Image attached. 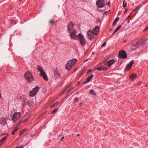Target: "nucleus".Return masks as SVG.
Returning a JSON list of instances; mask_svg holds the SVG:
<instances>
[{
	"label": "nucleus",
	"instance_id": "obj_1",
	"mask_svg": "<svg viewBox=\"0 0 148 148\" xmlns=\"http://www.w3.org/2000/svg\"><path fill=\"white\" fill-rule=\"evenodd\" d=\"M73 27V23L72 22H71L67 26V29L70 33V35L71 38L75 39L77 38L76 32Z\"/></svg>",
	"mask_w": 148,
	"mask_h": 148
},
{
	"label": "nucleus",
	"instance_id": "obj_2",
	"mask_svg": "<svg viewBox=\"0 0 148 148\" xmlns=\"http://www.w3.org/2000/svg\"><path fill=\"white\" fill-rule=\"evenodd\" d=\"M99 28V27L98 26H96L92 30L91 29H89L87 33L88 39L91 40L94 37V35H97Z\"/></svg>",
	"mask_w": 148,
	"mask_h": 148
},
{
	"label": "nucleus",
	"instance_id": "obj_3",
	"mask_svg": "<svg viewBox=\"0 0 148 148\" xmlns=\"http://www.w3.org/2000/svg\"><path fill=\"white\" fill-rule=\"evenodd\" d=\"M147 40L148 38H143L141 39L136 43H134V45H133V46H134V47H135L136 48H137L141 46L144 45L145 44L146 41Z\"/></svg>",
	"mask_w": 148,
	"mask_h": 148
},
{
	"label": "nucleus",
	"instance_id": "obj_4",
	"mask_svg": "<svg viewBox=\"0 0 148 148\" xmlns=\"http://www.w3.org/2000/svg\"><path fill=\"white\" fill-rule=\"evenodd\" d=\"M11 113L10 114V116L8 115V117L10 119H12V120L14 122H16L18 119L21 115V114L20 112H15L14 114H13L12 112H11Z\"/></svg>",
	"mask_w": 148,
	"mask_h": 148
},
{
	"label": "nucleus",
	"instance_id": "obj_5",
	"mask_svg": "<svg viewBox=\"0 0 148 148\" xmlns=\"http://www.w3.org/2000/svg\"><path fill=\"white\" fill-rule=\"evenodd\" d=\"M77 61V59L75 58L69 60L66 64V69L69 70H70L71 68L74 66Z\"/></svg>",
	"mask_w": 148,
	"mask_h": 148
},
{
	"label": "nucleus",
	"instance_id": "obj_6",
	"mask_svg": "<svg viewBox=\"0 0 148 148\" xmlns=\"http://www.w3.org/2000/svg\"><path fill=\"white\" fill-rule=\"evenodd\" d=\"M24 77L29 82H31L33 81V76L31 73L29 72H26L24 75Z\"/></svg>",
	"mask_w": 148,
	"mask_h": 148
},
{
	"label": "nucleus",
	"instance_id": "obj_7",
	"mask_svg": "<svg viewBox=\"0 0 148 148\" xmlns=\"http://www.w3.org/2000/svg\"><path fill=\"white\" fill-rule=\"evenodd\" d=\"M96 4L98 8H102L105 5V2L104 0H98L96 1Z\"/></svg>",
	"mask_w": 148,
	"mask_h": 148
},
{
	"label": "nucleus",
	"instance_id": "obj_8",
	"mask_svg": "<svg viewBox=\"0 0 148 148\" xmlns=\"http://www.w3.org/2000/svg\"><path fill=\"white\" fill-rule=\"evenodd\" d=\"M40 88V87H38V86H36L30 92V96L32 97H34L36 94L37 92L38 91Z\"/></svg>",
	"mask_w": 148,
	"mask_h": 148
},
{
	"label": "nucleus",
	"instance_id": "obj_9",
	"mask_svg": "<svg viewBox=\"0 0 148 148\" xmlns=\"http://www.w3.org/2000/svg\"><path fill=\"white\" fill-rule=\"evenodd\" d=\"M118 55L120 58L123 59H125L127 57V56L126 52L123 50H121L120 51Z\"/></svg>",
	"mask_w": 148,
	"mask_h": 148
},
{
	"label": "nucleus",
	"instance_id": "obj_10",
	"mask_svg": "<svg viewBox=\"0 0 148 148\" xmlns=\"http://www.w3.org/2000/svg\"><path fill=\"white\" fill-rule=\"evenodd\" d=\"M115 62V60L113 59L104 62V64L105 66H107L110 67Z\"/></svg>",
	"mask_w": 148,
	"mask_h": 148
},
{
	"label": "nucleus",
	"instance_id": "obj_11",
	"mask_svg": "<svg viewBox=\"0 0 148 148\" xmlns=\"http://www.w3.org/2000/svg\"><path fill=\"white\" fill-rule=\"evenodd\" d=\"M134 61H132L128 64L125 67V71H127L132 68V65L133 64Z\"/></svg>",
	"mask_w": 148,
	"mask_h": 148
},
{
	"label": "nucleus",
	"instance_id": "obj_12",
	"mask_svg": "<svg viewBox=\"0 0 148 148\" xmlns=\"http://www.w3.org/2000/svg\"><path fill=\"white\" fill-rule=\"evenodd\" d=\"M41 75L42 77L45 80L48 81V78L46 74V73L44 70H43L41 72H40Z\"/></svg>",
	"mask_w": 148,
	"mask_h": 148
},
{
	"label": "nucleus",
	"instance_id": "obj_13",
	"mask_svg": "<svg viewBox=\"0 0 148 148\" xmlns=\"http://www.w3.org/2000/svg\"><path fill=\"white\" fill-rule=\"evenodd\" d=\"M54 78L56 79H59L60 78V76L57 71L55 70L54 71Z\"/></svg>",
	"mask_w": 148,
	"mask_h": 148
},
{
	"label": "nucleus",
	"instance_id": "obj_14",
	"mask_svg": "<svg viewBox=\"0 0 148 148\" xmlns=\"http://www.w3.org/2000/svg\"><path fill=\"white\" fill-rule=\"evenodd\" d=\"M78 37L79 39V40L82 45H83V36L82 34H79Z\"/></svg>",
	"mask_w": 148,
	"mask_h": 148
},
{
	"label": "nucleus",
	"instance_id": "obj_15",
	"mask_svg": "<svg viewBox=\"0 0 148 148\" xmlns=\"http://www.w3.org/2000/svg\"><path fill=\"white\" fill-rule=\"evenodd\" d=\"M107 69L106 67L103 66H101L97 68V70L100 71H105L107 70Z\"/></svg>",
	"mask_w": 148,
	"mask_h": 148
},
{
	"label": "nucleus",
	"instance_id": "obj_16",
	"mask_svg": "<svg viewBox=\"0 0 148 148\" xmlns=\"http://www.w3.org/2000/svg\"><path fill=\"white\" fill-rule=\"evenodd\" d=\"M142 5L141 4L139 5L136 9L133 10L132 12H135V13L136 14L139 10L140 9V8L142 7Z\"/></svg>",
	"mask_w": 148,
	"mask_h": 148
},
{
	"label": "nucleus",
	"instance_id": "obj_17",
	"mask_svg": "<svg viewBox=\"0 0 148 148\" xmlns=\"http://www.w3.org/2000/svg\"><path fill=\"white\" fill-rule=\"evenodd\" d=\"M136 77V75L134 73L131 74L129 76V78L133 81Z\"/></svg>",
	"mask_w": 148,
	"mask_h": 148
},
{
	"label": "nucleus",
	"instance_id": "obj_18",
	"mask_svg": "<svg viewBox=\"0 0 148 148\" xmlns=\"http://www.w3.org/2000/svg\"><path fill=\"white\" fill-rule=\"evenodd\" d=\"M4 135H6L5 136H4L1 140V142H3L4 141H5L7 138L8 136V134H4Z\"/></svg>",
	"mask_w": 148,
	"mask_h": 148
},
{
	"label": "nucleus",
	"instance_id": "obj_19",
	"mask_svg": "<svg viewBox=\"0 0 148 148\" xmlns=\"http://www.w3.org/2000/svg\"><path fill=\"white\" fill-rule=\"evenodd\" d=\"M37 69L40 72H41V71L43 70L42 67L39 65H37Z\"/></svg>",
	"mask_w": 148,
	"mask_h": 148
},
{
	"label": "nucleus",
	"instance_id": "obj_20",
	"mask_svg": "<svg viewBox=\"0 0 148 148\" xmlns=\"http://www.w3.org/2000/svg\"><path fill=\"white\" fill-rule=\"evenodd\" d=\"M121 25H119L116 29V30L114 31L112 33V34H114V33L117 32L121 28Z\"/></svg>",
	"mask_w": 148,
	"mask_h": 148
},
{
	"label": "nucleus",
	"instance_id": "obj_21",
	"mask_svg": "<svg viewBox=\"0 0 148 148\" xmlns=\"http://www.w3.org/2000/svg\"><path fill=\"white\" fill-rule=\"evenodd\" d=\"M59 109L58 108H57L56 109L53 110L51 112V114H55L57 111Z\"/></svg>",
	"mask_w": 148,
	"mask_h": 148
},
{
	"label": "nucleus",
	"instance_id": "obj_22",
	"mask_svg": "<svg viewBox=\"0 0 148 148\" xmlns=\"http://www.w3.org/2000/svg\"><path fill=\"white\" fill-rule=\"evenodd\" d=\"M90 94H92L93 95H96V93H95L94 92V90L92 89H91L90 90Z\"/></svg>",
	"mask_w": 148,
	"mask_h": 148
},
{
	"label": "nucleus",
	"instance_id": "obj_23",
	"mask_svg": "<svg viewBox=\"0 0 148 148\" xmlns=\"http://www.w3.org/2000/svg\"><path fill=\"white\" fill-rule=\"evenodd\" d=\"M91 79H90L89 77H88L87 78V80L86 82H84V84L89 82L90 80H91Z\"/></svg>",
	"mask_w": 148,
	"mask_h": 148
},
{
	"label": "nucleus",
	"instance_id": "obj_24",
	"mask_svg": "<svg viewBox=\"0 0 148 148\" xmlns=\"http://www.w3.org/2000/svg\"><path fill=\"white\" fill-rule=\"evenodd\" d=\"M134 43H133L132 45L131 46V49L132 50H133L136 49L137 48H136L135 47V48H134L133 47H134L133 46V45H134Z\"/></svg>",
	"mask_w": 148,
	"mask_h": 148
},
{
	"label": "nucleus",
	"instance_id": "obj_25",
	"mask_svg": "<svg viewBox=\"0 0 148 148\" xmlns=\"http://www.w3.org/2000/svg\"><path fill=\"white\" fill-rule=\"evenodd\" d=\"M79 99L78 98H75L74 99V100L73 101V103H75L76 102H77L78 101H79Z\"/></svg>",
	"mask_w": 148,
	"mask_h": 148
},
{
	"label": "nucleus",
	"instance_id": "obj_26",
	"mask_svg": "<svg viewBox=\"0 0 148 148\" xmlns=\"http://www.w3.org/2000/svg\"><path fill=\"white\" fill-rule=\"evenodd\" d=\"M6 123V121L4 119L3 120H2V121L1 123V124H2L3 125H5V123Z\"/></svg>",
	"mask_w": 148,
	"mask_h": 148
},
{
	"label": "nucleus",
	"instance_id": "obj_27",
	"mask_svg": "<svg viewBox=\"0 0 148 148\" xmlns=\"http://www.w3.org/2000/svg\"><path fill=\"white\" fill-rule=\"evenodd\" d=\"M125 0H124V1L123 2V7L125 8V7H126V6H127V3H125Z\"/></svg>",
	"mask_w": 148,
	"mask_h": 148
},
{
	"label": "nucleus",
	"instance_id": "obj_28",
	"mask_svg": "<svg viewBox=\"0 0 148 148\" xmlns=\"http://www.w3.org/2000/svg\"><path fill=\"white\" fill-rule=\"evenodd\" d=\"M56 21H54L53 20H51L49 21V23L51 24H53L55 23H56Z\"/></svg>",
	"mask_w": 148,
	"mask_h": 148
},
{
	"label": "nucleus",
	"instance_id": "obj_29",
	"mask_svg": "<svg viewBox=\"0 0 148 148\" xmlns=\"http://www.w3.org/2000/svg\"><path fill=\"white\" fill-rule=\"evenodd\" d=\"M119 19V18L118 16H117L114 19V21L117 22Z\"/></svg>",
	"mask_w": 148,
	"mask_h": 148
},
{
	"label": "nucleus",
	"instance_id": "obj_30",
	"mask_svg": "<svg viewBox=\"0 0 148 148\" xmlns=\"http://www.w3.org/2000/svg\"><path fill=\"white\" fill-rule=\"evenodd\" d=\"M18 130V128L16 127H15L14 128L13 130V131L15 132L17 131V130Z\"/></svg>",
	"mask_w": 148,
	"mask_h": 148
},
{
	"label": "nucleus",
	"instance_id": "obj_31",
	"mask_svg": "<svg viewBox=\"0 0 148 148\" xmlns=\"http://www.w3.org/2000/svg\"><path fill=\"white\" fill-rule=\"evenodd\" d=\"M106 42H104L103 43V44L101 46V47H105L106 45Z\"/></svg>",
	"mask_w": 148,
	"mask_h": 148
},
{
	"label": "nucleus",
	"instance_id": "obj_32",
	"mask_svg": "<svg viewBox=\"0 0 148 148\" xmlns=\"http://www.w3.org/2000/svg\"><path fill=\"white\" fill-rule=\"evenodd\" d=\"M92 69H89L88 71L87 74H89L92 71Z\"/></svg>",
	"mask_w": 148,
	"mask_h": 148
},
{
	"label": "nucleus",
	"instance_id": "obj_33",
	"mask_svg": "<svg viewBox=\"0 0 148 148\" xmlns=\"http://www.w3.org/2000/svg\"><path fill=\"white\" fill-rule=\"evenodd\" d=\"M26 145L25 144V145H20V146H18L20 147V148H23L24 147H25Z\"/></svg>",
	"mask_w": 148,
	"mask_h": 148
},
{
	"label": "nucleus",
	"instance_id": "obj_34",
	"mask_svg": "<svg viewBox=\"0 0 148 148\" xmlns=\"http://www.w3.org/2000/svg\"><path fill=\"white\" fill-rule=\"evenodd\" d=\"M116 22H115L114 21L113 23L112 26L113 27L114 26L116 25Z\"/></svg>",
	"mask_w": 148,
	"mask_h": 148
},
{
	"label": "nucleus",
	"instance_id": "obj_35",
	"mask_svg": "<svg viewBox=\"0 0 148 148\" xmlns=\"http://www.w3.org/2000/svg\"><path fill=\"white\" fill-rule=\"evenodd\" d=\"M123 62V61H122V60L121 59L119 60H118V62L120 64H121Z\"/></svg>",
	"mask_w": 148,
	"mask_h": 148
},
{
	"label": "nucleus",
	"instance_id": "obj_36",
	"mask_svg": "<svg viewBox=\"0 0 148 148\" xmlns=\"http://www.w3.org/2000/svg\"><path fill=\"white\" fill-rule=\"evenodd\" d=\"M148 30V26H147L146 27V28L143 30V32H145L146 31Z\"/></svg>",
	"mask_w": 148,
	"mask_h": 148
},
{
	"label": "nucleus",
	"instance_id": "obj_37",
	"mask_svg": "<svg viewBox=\"0 0 148 148\" xmlns=\"http://www.w3.org/2000/svg\"><path fill=\"white\" fill-rule=\"evenodd\" d=\"M94 75L92 74L91 76L88 77L91 79L94 76Z\"/></svg>",
	"mask_w": 148,
	"mask_h": 148
},
{
	"label": "nucleus",
	"instance_id": "obj_38",
	"mask_svg": "<svg viewBox=\"0 0 148 148\" xmlns=\"http://www.w3.org/2000/svg\"><path fill=\"white\" fill-rule=\"evenodd\" d=\"M22 122H23V123H25V122L27 121V119H26L25 120H22Z\"/></svg>",
	"mask_w": 148,
	"mask_h": 148
},
{
	"label": "nucleus",
	"instance_id": "obj_39",
	"mask_svg": "<svg viewBox=\"0 0 148 148\" xmlns=\"http://www.w3.org/2000/svg\"><path fill=\"white\" fill-rule=\"evenodd\" d=\"M55 105H56V104H55V103H54L52 105H51L50 106V107L51 108H52L54 107Z\"/></svg>",
	"mask_w": 148,
	"mask_h": 148
},
{
	"label": "nucleus",
	"instance_id": "obj_40",
	"mask_svg": "<svg viewBox=\"0 0 148 148\" xmlns=\"http://www.w3.org/2000/svg\"><path fill=\"white\" fill-rule=\"evenodd\" d=\"M23 133V132L22 131L20 132L19 133V135L21 136Z\"/></svg>",
	"mask_w": 148,
	"mask_h": 148
},
{
	"label": "nucleus",
	"instance_id": "obj_41",
	"mask_svg": "<svg viewBox=\"0 0 148 148\" xmlns=\"http://www.w3.org/2000/svg\"><path fill=\"white\" fill-rule=\"evenodd\" d=\"M27 130V129L25 128L22 131L23 132V133L25 132Z\"/></svg>",
	"mask_w": 148,
	"mask_h": 148
},
{
	"label": "nucleus",
	"instance_id": "obj_42",
	"mask_svg": "<svg viewBox=\"0 0 148 148\" xmlns=\"http://www.w3.org/2000/svg\"><path fill=\"white\" fill-rule=\"evenodd\" d=\"M127 11H128V10L127 9H126L124 12V13H125L127 12Z\"/></svg>",
	"mask_w": 148,
	"mask_h": 148
},
{
	"label": "nucleus",
	"instance_id": "obj_43",
	"mask_svg": "<svg viewBox=\"0 0 148 148\" xmlns=\"http://www.w3.org/2000/svg\"><path fill=\"white\" fill-rule=\"evenodd\" d=\"M84 45L86 44V40H85V39L84 38Z\"/></svg>",
	"mask_w": 148,
	"mask_h": 148
},
{
	"label": "nucleus",
	"instance_id": "obj_44",
	"mask_svg": "<svg viewBox=\"0 0 148 148\" xmlns=\"http://www.w3.org/2000/svg\"><path fill=\"white\" fill-rule=\"evenodd\" d=\"M22 121H21V122H19V123H18L17 124V125H20L21 124V123L22 122Z\"/></svg>",
	"mask_w": 148,
	"mask_h": 148
},
{
	"label": "nucleus",
	"instance_id": "obj_45",
	"mask_svg": "<svg viewBox=\"0 0 148 148\" xmlns=\"http://www.w3.org/2000/svg\"><path fill=\"white\" fill-rule=\"evenodd\" d=\"M64 137H62L61 139H60V140L61 141H62L63 139H64Z\"/></svg>",
	"mask_w": 148,
	"mask_h": 148
},
{
	"label": "nucleus",
	"instance_id": "obj_46",
	"mask_svg": "<svg viewBox=\"0 0 148 148\" xmlns=\"http://www.w3.org/2000/svg\"><path fill=\"white\" fill-rule=\"evenodd\" d=\"M15 132L14 131H13L12 132V135H13L14 134H15Z\"/></svg>",
	"mask_w": 148,
	"mask_h": 148
},
{
	"label": "nucleus",
	"instance_id": "obj_47",
	"mask_svg": "<svg viewBox=\"0 0 148 148\" xmlns=\"http://www.w3.org/2000/svg\"><path fill=\"white\" fill-rule=\"evenodd\" d=\"M107 4H108V6H110V2L107 3Z\"/></svg>",
	"mask_w": 148,
	"mask_h": 148
},
{
	"label": "nucleus",
	"instance_id": "obj_48",
	"mask_svg": "<svg viewBox=\"0 0 148 148\" xmlns=\"http://www.w3.org/2000/svg\"><path fill=\"white\" fill-rule=\"evenodd\" d=\"M59 103V102H58V101H57V102H56L55 103V104H56V105H57V104H58V103Z\"/></svg>",
	"mask_w": 148,
	"mask_h": 148
},
{
	"label": "nucleus",
	"instance_id": "obj_49",
	"mask_svg": "<svg viewBox=\"0 0 148 148\" xmlns=\"http://www.w3.org/2000/svg\"><path fill=\"white\" fill-rule=\"evenodd\" d=\"M130 21L129 19L127 20V23H130Z\"/></svg>",
	"mask_w": 148,
	"mask_h": 148
},
{
	"label": "nucleus",
	"instance_id": "obj_50",
	"mask_svg": "<svg viewBox=\"0 0 148 148\" xmlns=\"http://www.w3.org/2000/svg\"><path fill=\"white\" fill-rule=\"evenodd\" d=\"M72 90L71 88H70V89L68 90V92H69L70 91Z\"/></svg>",
	"mask_w": 148,
	"mask_h": 148
},
{
	"label": "nucleus",
	"instance_id": "obj_51",
	"mask_svg": "<svg viewBox=\"0 0 148 148\" xmlns=\"http://www.w3.org/2000/svg\"><path fill=\"white\" fill-rule=\"evenodd\" d=\"M82 102H81L79 104V106H82Z\"/></svg>",
	"mask_w": 148,
	"mask_h": 148
},
{
	"label": "nucleus",
	"instance_id": "obj_52",
	"mask_svg": "<svg viewBox=\"0 0 148 148\" xmlns=\"http://www.w3.org/2000/svg\"><path fill=\"white\" fill-rule=\"evenodd\" d=\"M88 60V59H86L85 60H84V62L87 61Z\"/></svg>",
	"mask_w": 148,
	"mask_h": 148
},
{
	"label": "nucleus",
	"instance_id": "obj_53",
	"mask_svg": "<svg viewBox=\"0 0 148 148\" xmlns=\"http://www.w3.org/2000/svg\"><path fill=\"white\" fill-rule=\"evenodd\" d=\"M77 70V68H76L74 70V71H76V70Z\"/></svg>",
	"mask_w": 148,
	"mask_h": 148
},
{
	"label": "nucleus",
	"instance_id": "obj_54",
	"mask_svg": "<svg viewBox=\"0 0 148 148\" xmlns=\"http://www.w3.org/2000/svg\"><path fill=\"white\" fill-rule=\"evenodd\" d=\"M15 148H20V147L18 146H17V147H15Z\"/></svg>",
	"mask_w": 148,
	"mask_h": 148
},
{
	"label": "nucleus",
	"instance_id": "obj_55",
	"mask_svg": "<svg viewBox=\"0 0 148 148\" xmlns=\"http://www.w3.org/2000/svg\"><path fill=\"white\" fill-rule=\"evenodd\" d=\"M79 134H77V136H79Z\"/></svg>",
	"mask_w": 148,
	"mask_h": 148
},
{
	"label": "nucleus",
	"instance_id": "obj_56",
	"mask_svg": "<svg viewBox=\"0 0 148 148\" xmlns=\"http://www.w3.org/2000/svg\"><path fill=\"white\" fill-rule=\"evenodd\" d=\"M94 53V52H93L92 53Z\"/></svg>",
	"mask_w": 148,
	"mask_h": 148
}]
</instances>
